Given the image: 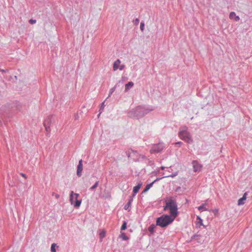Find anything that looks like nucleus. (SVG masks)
Returning a JSON list of instances; mask_svg holds the SVG:
<instances>
[{"label": "nucleus", "mask_w": 252, "mask_h": 252, "mask_svg": "<svg viewBox=\"0 0 252 252\" xmlns=\"http://www.w3.org/2000/svg\"><path fill=\"white\" fill-rule=\"evenodd\" d=\"M121 62L119 59L115 61L113 63V69L114 71H116L118 69L122 70L125 67L124 64H121Z\"/></svg>", "instance_id": "obj_7"}, {"label": "nucleus", "mask_w": 252, "mask_h": 252, "mask_svg": "<svg viewBox=\"0 0 252 252\" xmlns=\"http://www.w3.org/2000/svg\"><path fill=\"white\" fill-rule=\"evenodd\" d=\"M163 148L164 146L163 144L159 143L156 145H154L151 148L150 152L152 154L159 153L162 151Z\"/></svg>", "instance_id": "obj_6"}, {"label": "nucleus", "mask_w": 252, "mask_h": 252, "mask_svg": "<svg viewBox=\"0 0 252 252\" xmlns=\"http://www.w3.org/2000/svg\"><path fill=\"white\" fill-rule=\"evenodd\" d=\"M29 22L31 24H33L36 23V20H33V19H31V20H30Z\"/></svg>", "instance_id": "obj_25"}, {"label": "nucleus", "mask_w": 252, "mask_h": 252, "mask_svg": "<svg viewBox=\"0 0 252 252\" xmlns=\"http://www.w3.org/2000/svg\"><path fill=\"white\" fill-rule=\"evenodd\" d=\"M149 230L151 232L153 233L154 231V227L151 226L149 227Z\"/></svg>", "instance_id": "obj_26"}, {"label": "nucleus", "mask_w": 252, "mask_h": 252, "mask_svg": "<svg viewBox=\"0 0 252 252\" xmlns=\"http://www.w3.org/2000/svg\"><path fill=\"white\" fill-rule=\"evenodd\" d=\"M176 217H174L171 215H162L157 220V224L161 227H165L171 223Z\"/></svg>", "instance_id": "obj_2"}, {"label": "nucleus", "mask_w": 252, "mask_h": 252, "mask_svg": "<svg viewBox=\"0 0 252 252\" xmlns=\"http://www.w3.org/2000/svg\"><path fill=\"white\" fill-rule=\"evenodd\" d=\"M192 164L193 165V170L194 172H200L201 170L202 166L197 161H193Z\"/></svg>", "instance_id": "obj_8"}, {"label": "nucleus", "mask_w": 252, "mask_h": 252, "mask_svg": "<svg viewBox=\"0 0 252 252\" xmlns=\"http://www.w3.org/2000/svg\"><path fill=\"white\" fill-rule=\"evenodd\" d=\"M165 206L164 210H169L172 216L176 217L178 215V207L176 198L174 197L169 196L165 199Z\"/></svg>", "instance_id": "obj_1"}, {"label": "nucleus", "mask_w": 252, "mask_h": 252, "mask_svg": "<svg viewBox=\"0 0 252 252\" xmlns=\"http://www.w3.org/2000/svg\"><path fill=\"white\" fill-rule=\"evenodd\" d=\"M128 116L131 118H138L144 115L143 110L140 107H137L130 111L128 113Z\"/></svg>", "instance_id": "obj_5"}, {"label": "nucleus", "mask_w": 252, "mask_h": 252, "mask_svg": "<svg viewBox=\"0 0 252 252\" xmlns=\"http://www.w3.org/2000/svg\"><path fill=\"white\" fill-rule=\"evenodd\" d=\"M156 181H157V179H156V180H155V181H154L153 182L154 183V182H155Z\"/></svg>", "instance_id": "obj_33"}, {"label": "nucleus", "mask_w": 252, "mask_h": 252, "mask_svg": "<svg viewBox=\"0 0 252 252\" xmlns=\"http://www.w3.org/2000/svg\"><path fill=\"white\" fill-rule=\"evenodd\" d=\"M139 20L138 18L135 19V20H134V23L135 24H138L139 23Z\"/></svg>", "instance_id": "obj_28"}, {"label": "nucleus", "mask_w": 252, "mask_h": 252, "mask_svg": "<svg viewBox=\"0 0 252 252\" xmlns=\"http://www.w3.org/2000/svg\"><path fill=\"white\" fill-rule=\"evenodd\" d=\"M177 175V173H174V174H172V175H170V176H167L166 177H169V176H170V177H174L176 176Z\"/></svg>", "instance_id": "obj_29"}, {"label": "nucleus", "mask_w": 252, "mask_h": 252, "mask_svg": "<svg viewBox=\"0 0 252 252\" xmlns=\"http://www.w3.org/2000/svg\"><path fill=\"white\" fill-rule=\"evenodd\" d=\"M98 184V181L96 182V183L94 184V185H93V186L91 188V189H94L95 188H96L97 187Z\"/></svg>", "instance_id": "obj_21"}, {"label": "nucleus", "mask_w": 252, "mask_h": 252, "mask_svg": "<svg viewBox=\"0 0 252 252\" xmlns=\"http://www.w3.org/2000/svg\"><path fill=\"white\" fill-rule=\"evenodd\" d=\"M209 211L214 213V214L215 215H216L218 214V212H219V210L218 209L210 210H209Z\"/></svg>", "instance_id": "obj_22"}, {"label": "nucleus", "mask_w": 252, "mask_h": 252, "mask_svg": "<svg viewBox=\"0 0 252 252\" xmlns=\"http://www.w3.org/2000/svg\"><path fill=\"white\" fill-rule=\"evenodd\" d=\"M121 237L125 240H126L128 239V237L124 233H122L121 234Z\"/></svg>", "instance_id": "obj_19"}, {"label": "nucleus", "mask_w": 252, "mask_h": 252, "mask_svg": "<svg viewBox=\"0 0 252 252\" xmlns=\"http://www.w3.org/2000/svg\"><path fill=\"white\" fill-rule=\"evenodd\" d=\"M197 219L199 220V222L200 223V225H203L202 223V220L200 218V217L197 216Z\"/></svg>", "instance_id": "obj_24"}, {"label": "nucleus", "mask_w": 252, "mask_h": 252, "mask_svg": "<svg viewBox=\"0 0 252 252\" xmlns=\"http://www.w3.org/2000/svg\"><path fill=\"white\" fill-rule=\"evenodd\" d=\"M179 136L181 139L188 143L192 142V140L190 134L187 131V128L183 127L179 133Z\"/></svg>", "instance_id": "obj_4"}, {"label": "nucleus", "mask_w": 252, "mask_h": 252, "mask_svg": "<svg viewBox=\"0 0 252 252\" xmlns=\"http://www.w3.org/2000/svg\"><path fill=\"white\" fill-rule=\"evenodd\" d=\"M153 184H154V182H152V183L147 185L146 186V188H145V189L144 190L143 192H145L147 191L151 188V187L153 186Z\"/></svg>", "instance_id": "obj_15"}, {"label": "nucleus", "mask_w": 252, "mask_h": 252, "mask_svg": "<svg viewBox=\"0 0 252 252\" xmlns=\"http://www.w3.org/2000/svg\"><path fill=\"white\" fill-rule=\"evenodd\" d=\"M56 246V244H55V243H53L51 245V251L52 252H56V249H55V247Z\"/></svg>", "instance_id": "obj_17"}, {"label": "nucleus", "mask_w": 252, "mask_h": 252, "mask_svg": "<svg viewBox=\"0 0 252 252\" xmlns=\"http://www.w3.org/2000/svg\"><path fill=\"white\" fill-rule=\"evenodd\" d=\"M106 232L103 230L99 233V237L100 239H102L105 237Z\"/></svg>", "instance_id": "obj_16"}, {"label": "nucleus", "mask_w": 252, "mask_h": 252, "mask_svg": "<svg viewBox=\"0 0 252 252\" xmlns=\"http://www.w3.org/2000/svg\"><path fill=\"white\" fill-rule=\"evenodd\" d=\"M83 170V163H82V160L81 159L79 161V164L77 166V174L78 176L80 177L81 176V173Z\"/></svg>", "instance_id": "obj_9"}, {"label": "nucleus", "mask_w": 252, "mask_h": 252, "mask_svg": "<svg viewBox=\"0 0 252 252\" xmlns=\"http://www.w3.org/2000/svg\"><path fill=\"white\" fill-rule=\"evenodd\" d=\"M144 22H141L140 23V30L142 31H144Z\"/></svg>", "instance_id": "obj_23"}, {"label": "nucleus", "mask_w": 252, "mask_h": 252, "mask_svg": "<svg viewBox=\"0 0 252 252\" xmlns=\"http://www.w3.org/2000/svg\"><path fill=\"white\" fill-rule=\"evenodd\" d=\"M133 86V83L132 82H129L128 83L126 84L125 85V91H127L129 88L132 87Z\"/></svg>", "instance_id": "obj_13"}, {"label": "nucleus", "mask_w": 252, "mask_h": 252, "mask_svg": "<svg viewBox=\"0 0 252 252\" xmlns=\"http://www.w3.org/2000/svg\"><path fill=\"white\" fill-rule=\"evenodd\" d=\"M126 228V223L124 222L121 226V230H125Z\"/></svg>", "instance_id": "obj_20"}, {"label": "nucleus", "mask_w": 252, "mask_h": 252, "mask_svg": "<svg viewBox=\"0 0 252 252\" xmlns=\"http://www.w3.org/2000/svg\"><path fill=\"white\" fill-rule=\"evenodd\" d=\"M131 205V200H129L125 206L124 208L125 210H127Z\"/></svg>", "instance_id": "obj_18"}, {"label": "nucleus", "mask_w": 252, "mask_h": 252, "mask_svg": "<svg viewBox=\"0 0 252 252\" xmlns=\"http://www.w3.org/2000/svg\"><path fill=\"white\" fill-rule=\"evenodd\" d=\"M247 193L246 192H245L243 197L241 198H240L238 201V205L240 206V205H244V203H245V201L246 200V198H247Z\"/></svg>", "instance_id": "obj_10"}, {"label": "nucleus", "mask_w": 252, "mask_h": 252, "mask_svg": "<svg viewBox=\"0 0 252 252\" xmlns=\"http://www.w3.org/2000/svg\"><path fill=\"white\" fill-rule=\"evenodd\" d=\"M21 175H22V177H24V178H26V176L25 174H23V173H22V174H21Z\"/></svg>", "instance_id": "obj_30"}, {"label": "nucleus", "mask_w": 252, "mask_h": 252, "mask_svg": "<svg viewBox=\"0 0 252 252\" xmlns=\"http://www.w3.org/2000/svg\"><path fill=\"white\" fill-rule=\"evenodd\" d=\"M53 195H55V197L56 198H57V199H58V198L60 197V195H59V194H58L54 193L53 194Z\"/></svg>", "instance_id": "obj_27"}, {"label": "nucleus", "mask_w": 252, "mask_h": 252, "mask_svg": "<svg viewBox=\"0 0 252 252\" xmlns=\"http://www.w3.org/2000/svg\"><path fill=\"white\" fill-rule=\"evenodd\" d=\"M141 186H142V184L139 183L136 186L134 187L133 188V193L134 194L137 193L138 192V191H139V189H140V188L141 187Z\"/></svg>", "instance_id": "obj_12"}, {"label": "nucleus", "mask_w": 252, "mask_h": 252, "mask_svg": "<svg viewBox=\"0 0 252 252\" xmlns=\"http://www.w3.org/2000/svg\"><path fill=\"white\" fill-rule=\"evenodd\" d=\"M229 18L231 19H234L236 21H238L240 20V18L238 16H236V14L234 12H231L229 14Z\"/></svg>", "instance_id": "obj_11"}, {"label": "nucleus", "mask_w": 252, "mask_h": 252, "mask_svg": "<svg viewBox=\"0 0 252 252\" xmlns=\"http://www.w3.org/2000/svg\"><path fill=\"white\" fill-rule=\"evenodd\" d=\"M205 206H206V204H203L202 205H201L198 207V209L201 211H209L207 208H206L205 207Z\"/></svg>", "instance_id": "obj_14"}, {"label": "nucleus", "mask_w": 252, "mask_h": 252, "mask_svg": "<svg viewBox=\"0 0 252 252\" xmlns=\"http://www.w3.org/2000/svg\"><path fill=\"white\" fill-rule=\"evenodd\" d=\"M79 194L77 193H74L73 191L70 192L69 201L71 205L75 208H79L81 204L82 200H78Z\"/></svg>", "instance_id": "obj_3"}, {"label": "nucleus", "mask_w": 252, "mask_h": 252, "mask_svg": "<svg viewBox=\"0 0 252 252\" xmlns=\"http://www.w3.org/2000/svg\"><path fill=\"white\" fill-rule=\"evenodd\" d=\"M160 168H161V169H162V170H164V168H165V167H164V166H161V167H160Z\"/></svg>", "instance_id": "obj_32"}, {"label": "nucleus", "mask_w": 252, "mask_h": 252, "mask_svg": "<svg viewBox=\"0 0 252 252\" xmlns=\"http://www.w3.org/2000/svg\"><path fill=\"white\" fill-rule=\"evenodd\" d=\"M181 144H182V142H178L176 143V145H178H178H181Z\"/></svg>", "instance_id": "obj_31"}]
</instances>
